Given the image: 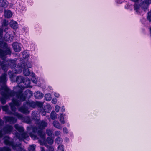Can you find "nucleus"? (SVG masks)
<instances>
[{"label":"nucleus","instance_id":"nucleus-1","mask_svg":"<svg viewBox=\"0 0 151 151\" xmlns=\"http://www.w3.org/2000/svg\"><path fill=\"white\" fill-rule=\"evenodd\" d=\"M23 78L21 76H18L17 77L16 82L18 84L14 89L17 91L16 93H14L13 91H10L7 87L6 85V83L7 81L6 74L4 73L0 77V84H1L0 89V93L2 96V98L1 99L0 101L1 103L4 104L6 102V100L10 99L11 97L12 96H16V94L20 91V89H22V83L23 81Z\"/></svg>","mask_w":151,"mask_h":151},{"label":"nucleus","instance_id":"nucleus-2","mask_svg":"<svg viewBox=\"0 0 151 151\" xmlns=\"http://www.w3.org/2000/svg\"><path fill=\"white\" fill-rule=\"evenodd\" d=\"M39 128H37L34 127L32 128L33 133H30L29 134L30 137L33 140H36L39 139L37 136L34 134V133H37L40 136V139L39 142L40 145H44L47 147L46 142L45 140V133L42 132V130L47 126V123L44 121L40 122L38 124Z\"/></svg>","mask_w":151,"mask_h":151},{"label":"nucleus","instance_id":"nucleus-3","mask_svg":"<svg viewBox=\"0 0 151 151\" xmlns=\"http://www.w3.org/2000/svg\"><path fill=\"white\" fill-rule=\"evenodd\" d=\"M32 86L31 85V81L29 78H26L23 80L22 83V89H20V91L16 94V96L18 99L22 101H24L26 98H29L33 95L32 92L29 90H27L24 93H22V90L25 88H32Z\"/></svg>","mask_w":151,"mask_h":151},{"label":"nucleus","instance_id":"nucleus-4","mask_svg":"<svg viewBox=\"0 0 151 151\" xmlns=\"http://www.w3.org/2000/svg\"><path fill=\"white\" fill-rule=\"evenodd\" d=\"M16 97L17 99L15 100L14 99H12V103L9 104L11 106L12 111H8V107L7 106H3L2 107L3 110L5 111L7 114H13L14 115L17 116L19 119H22V116L21 114L15 112L16 108L15 106H19L21 104V102L23 101H21L19 99H18V97L17 96H16Z\"/></svg>","mask_w":151,"mask_h":151},{"label":"nucleus","instance_id":"nucleus-5","mask_svg":"<svg viewBox=\"0 0 151 151\" xmlns=\"http://www.w3.org/2000/svg\"><path fill=\"white\" fill-rule=\"evenodd\" d=\"M43 104V103L42 102H34L32 101H29L25 104H24L23 107L19 108V111L24 114H28L29 112L28 109L30 107L35 108L37 106L41 107Z\"/></svg>","mask_w":151,"mask_h":151},{"label":"nucleus","instance_id":"nucleus-6","mask_svg":"<svg viewBox=\"0 0 151 151\" xmlns=\"http://www.w3.org/2000/svg\"><path fill=\"white\" fill-rule=\"evenodd\" d=\"M4 139L6 145L11 146L13 149L16 150L17 151H26L24 148L21 147V144L19 143L15 145L12 142H11V139L8 137H5Z\"/></svg>","mask_w":151,"mask_h":151},{"label":"nucleus","instance_id":"nucleus-7","mask_svg":"<svg viewBox=\"0 0 151 151\" xmlns=\"http://www.w3.org/2000/svg\"><path fill=\"white\" fill-rule=\"evenodd\" d=\"M15 128L19 132V133H17L16 134V137L19 140L23 139H26L27 140L29 139V137L27 134L24 132V129L22 127L19 126L18 125H15Z\"/></svg>","mask_w":151,"mask_h":151},{"label":"nucleus","instance_id":"nucleus-8","mask_svg":"<svg viewBox=\"0 0 151 151\" xmlns=\"http://www.w3.org/2000/svg\"><path fill=\"white\" fill-rule=\"evenodd\" d=\"M23 73L25 76H28L30 75L31 77V79L32 82L34 83H36L37 82V79L36 78L35 74L33 72L30 73L29 69L24 67L23 70Z\"/></svg>","mask_w":151,"mask_h":151},{"label":"nucleus","instance_id":"nucleus-9","mask_svg":"<svg viewBox=\"0 0 151 151\" xmlns=\"http://www.w3.org/2000/svg\"><path fill=\"white\" fill-rule=\"evenodd\" d=\"M8 61L11 64H13V67H12V69L13 73H20L22 71V66H19L18 65H15L14 64L15 63V61L14 60H8Z\"/></svg>","mask_w":151,"mask_h":151},{"label":"nucleus","instance_id":"nucleus-10","mask_svg":"<svg viewBox=\"0 0 151 151\" xmlns=\"http://www.w3.org/2000/svg\"><path fill=\"white\" fill-rule=\"evenodd\" d=\"M12 127L10 126H7L4 129L0 131V138L2 137L3 134L8 133L12 130Z\"/></svg>","mask_w":151,"mask_h":151},{"label":"nucleus","instance_id":"nucleus-11","mask_svg":"<svg viewBox=\"0 0 151 151\" xmlns=\"http://www.w3.org/2000/svg\"><path fill=\"white\" fill-rule=\"evenodd\" d=\"M52 109V107L51 105L48 104H47L44 107V109H42L40 111V112L41 113L43 116H45L46 112H50Z\"/></svg>","mask_w":151,"mask_h":151},{"label":"nucleus","instance_id":"nucleus-12","mask_svg":"<svg viewBox=\"0 0 151 151\" xmlns=\"http://www.w3.org/2000/svg\"><path fill=\"white\" fill-rule=\"evenodd\" d=\"M13 48L16 52H19L21 51L22 47V45L18 43H14L12 44Z\"/></svg>","mask_w":151,"mask_h":151},{"label":"nucleus","instance_id":"nucleus-13","mask_svg":"<svg viewBox=\"0 0 151 151\" xmlns=\"http://www.w3.org/2000/svg\"><path fill=\"white\" fill-rule=\"evenodd\" d=\"M16 9L18 12H22L23 11H25V6L23 3L19 4L17 6Z\"/></svg>","mask_w":151,"mask_h":151},{"label":"nucleus","instance_id":"nucleus-14","mask_svg":"<svg viewBox=\"0 0 151 151\" xmlns=\"http://www.w3.org/2000/svg\"><path fill=\"white\" fill-rule=\"evenodd\" d=\"M35 97L37 99H41L43 96V94L39 91H36L34 93Z\"/></svg>","mask_w":151,"mask_h":151},{"label":"nucleus","instance_id":"nucleus-15","mask_svg":"<svg viewBox=\"0 0 151 151\" xmlns=\"http://www.w3.org/2000/svg\"><path fill=\"white\" fill-rule=\"evenodd\" d=\"M10 25L11 27L14 29H17L18 27V25L17 22L16 21L13 20L10 21Z\"/></svg>","mask_w":151,"mask_h":151},{"label":"nucleus","instance_id":"nucleus-16","mask_svg":"<svg viewBox=\"0 0 151 151\" xmlns=\"http://www.w3.org/2000/svg\"><path fill=\"white\" fill-rule=\"evenodd\" d=\"M4 119L6 122H9L11 123H14L16 121V119L12 117L6 116L4 118Z\"/></svg>","mask_w":151,"mask_h":151},{"label":"nucleus","instance_id":"nucleus-17","mask_svg":"<svg viewBox=\"0 0 151 151\" xmlns=\"http://www.w3.org/2000/svg\"><path fill=\"white\" fill-rule=\"evenodd\" d=\"M4 14L5 17L8 18L11 17L12 16V12L9 10H5Z\"/></svg>","mask_w":151,"mask_h":151},{"label":"nucleus","instance_id":"nucleus-18","mask_svg":"<svg viewBox=\"0 0 151 151\" xmlns=\"http://www.w3.org/2000/svg\"><path fill=\"white\" fill-rule=\"evenodd\" d=\"M8 3L6 0H0V6L5 8L8 6Z\"/></svg>","mask_w":151,"mask_h":151},{"label":"nucleus","instance_id":"nucleus-19","mask_svg":"<svg viewBox=\"0 0 151 151\" xmlns=\"http://www.w3.org/2000/svg\"><path fill=\"white\" fill-rule=\"evenodd\" d=\"M65 116V114H63V113H60L58 117L59 120L60 122L62 124H64L65 123L64 119V116Z\"/></svg>","mask_w":151,"mask_h":151},{"label":"nucleus","instance_id":"nucleus-20","mask_svg":"<svg viewBox=\"0 0 151 151\" xmlns=\"http://www.w3.org/2000/svg\"><path fill=\"white\" fill-rule=\"evenodd\" d=\"M53 126L57 129H61L62 128L61 124L58 121H54L53 122Z\"/></svg>","mask_w":151,"mask_h":151},{"label":"nucleus","instance_id":"nucleus-21","mask_svg":"<svg viewBox=\"0 0 151 151\" xmlns=\"http://www.w3.org/2000/svg\"><path fill=\"white\" fill-rule=\"evenodd\" d=\"M45 99L47 101H50L52 99V95L50 93L46 94L45 96Z\"/></svg>","mask_w":151,"mask_h":151},{"label":"nucleus","instance_id":"nucleus-22","mask_svg":"<svg viewBox=\"0 0 151 151\" xmlns=\"http://www.w3.org/2000/svg\"><path fill=\"white\" fill-rule=\"evenodd\" d=\"M56 151H65L64 146L62 144H60L57 147Z\"/></svg>","mask_w":151,"mask_h":151},{"label":"nucleus","instance_id":"nucleus-23","mask_svg":"<svg viewBox=\"0 0 151 151\" xmlns=\"http://www.w3.org/2000/svg\"><path fill=\"white\" fill-rule=\"evenodd\" d=\"M57 115L54 111H52L50 114L51 118L52 120H55L57 119Z\"/></svg>","mask_w":151,"mask_h":151},{"label":"nucleus","instance_id":"nucleus-24","mask_svg":"<svg viewBox=\"0 0 151 151\" xmlns=\"http://www.w3.org/2000/svg\"><path fill=\"white\" fill-rule=\"evenodd\" d=\"M63 141L62 139L59 137H58L55 140V142L57 144H61L62 143Z\"/></svg>","mask_w":151,"mask_h":151},{"label":"nucleus","instance_id":"nucleus-25","mask_svg":"<svg viewBox=\"0 0 151 151\" xmlns=\"http://www.w3.org/2000/svg\"><path fill=\"white\" fill-rule=\"evenodd\" d=\"M35 112H33L32 113V115L34 116H33V118L35 120H38L40 119V114H36V115H35Z\"/></svg>","mask_w":151,"mask_h":151},{"label":"nucleus","instance_id":"nucleus-26","mask_svg":"<svg viewBox=\"0 0 151 151\" xmlns=\"http://www.w3.org/2000/svg\"><path fill=\"white\" fill-rule=\"evenodd\" d=\"M36 145H32L29 146L28 148V151H35Z\"/></svg>","mask_w":151,"mask_h":151},{"label":"nucleus","instance_id":"nucleus-27","mask_svg":"<svg viewBox=\"0 0 151 151\" xmlns=\"http://www.w3.org/2000/svg\"><path fill=\"white\" fill-rule=\"evenodd\" d=\"M54 138V137H53L52 138L50 137L47 138V142L50 144H52L53 142Z\"/></svg>","mask_w":151,"mask_h":151},{"label":"nucleus","instance_id":"nucleus-28","mask_svg":"<svg viewBox=\"0 0 151 151\" xmlns=\"http://www.w3.org/2000/svg\"><path fill=\"white\" fill-rule=\"evenodd\" d=\"M46 133L48 136H52L53 135V132L49 129H47Z\"/></svg>","mask_w":151,"mask_h":151},{"label":"nucleus","instance_id":"nucleus-29","mask_svg":"<svg viewBox=\"0 0 151 151\" xmlns=\"http://www.w3.org/2000/svg\"><path fill=\"white\" fill-rule=\"evenodd\" d=\"M23 66H24V68L25 67V68L27 67L28 68H31L32 67V65L31 63L27 61L26 63V65H23Z\"/></svg>","mask_w":151,"mask_h":151},{"label":"nucleus","instance_id":"nucleus-30","mask_svg":"<svg viewBox=\"0 0 151 151\" xmlns=\"http://www.w3.org/2000/svg\"><path fill=\"white\" fill-rule=\"evenodd\" d=\"M0 151H11V149L8 147L0 148Z\"/></svg>","mask_w":151,"mask_h":151},{"label":"nucleus","instance_id":"nucleus-31","mask_svg":"<svg viewBox=\"0 0 151 151\" xmlns=\"http://www.w3.org/2000/svg\"><path fill=\"white\" fill-rule=\"evenodd\" d=\"M23 57L24 59H27L29 57V55L28 54L26 53L25 51H24L23 52Z\"/></svg>","mask_w":151,"mask_h":151},{"label":"nucleus","instance_id":"nucleus-32","mask_svg":"<svg viewBox=\"0 0 151 151\" xmlns=\"http://www.w3.org/2000/svg\"><path fill=\"white\" fill-rule=\"evenodd\" d=\"M61 134V132L60 131H56L55 132L54 135L58 137L60 136Z\"/></svg>","mask_w":151,"mask_h":151},{"label":"nucleus","instance_id":"nucleus-33","mask_svg":"<svg viewBox=\"0 0 151 151\" xmlns=\"http://www.w3.org/2000/svg\"><path fill=\"white\" fill-rule=\"evenodd\" d=\"M8 25V21L4 19L3 20V26H6Z\"/></svg>","mask_w":151,"mask_h":151},{"label":"nucleus","instance_id":"nucleus-34","mask_svg":"<svg viewBox=\"0 0 151 151\" xmlns=\"http://www.w3.org/2000/svg\"><path fill=\"white\" fill-rule=\"evenodd\" d=\"M47 151H55L54 148L52 146H50L48 149Z\"/></svg>","mask_w":151,"mask_h":151},{"label":"nucleus","instance_id":"nucleus-35","mask_svg":"<svg viewBox=\"0 0 151 151\" xmlns=\"http://www.w3.org/2000/svg\"><path fill=\"white\" fill-rule=\"evenodd\" d=\"M63 132L64 133L66 134L68 133V131L66 127H64L63 128Z\"/></svg>","mask_w":151,"mask_h":151},{"label":"nucleus","instance_id":"nucleus-36","mask_svg":"<svg viewBox=\"0 0 151 151\" xmlns=\"http://www.w3.org/2000/svg\"><path fill=\"white\" fill-rule=\"evenodd\" d=\"M60 106L58 105H56L55 107V110L57 112H59L60 110Z\"/></svg>","mask_w":151,"mask_h":151},{"label":"nucleus","instance_id":"nucleus-37","mask_svg":"<svg viewBox=\"0 0 151 151\" xmlns=\"http://www.w3.org/2000/svg\"><path fill=\"white\" fill-rule=\"evenodd\" d=\"M147 19L150 21L151 22V12H149Z\"/></svg>","mask_w":151,"mask_h":151},{"label":"nucleus","instance_id":"nucleus-38","mask_svg":"<svg viewBox=\"0 0 151 151\" xmlns=\"http://www.w3.org/2000/svg\"><path fill=\"white\" fill-rule=\"evenodd\" d=\"M53 95L55 97L57 98H59L60 97V94L56 92H54L53 93Z\"/></svg>","mask_w":151,"mask_h":151},{"label":"nucleus","instance_id":"nucleus-39","mask_svg":"<svg viewBox=\"0 0 151 151\" xmlns=\"http://www.w3.org/2000/svg\"><path fill=\"white\" fill-rule=\"evenodd\" d=\"M139 5L135 4L134 5V9L136 11H138V9L139 8Z\"/></svg>","mask_w":151,"mask_h":151},{"label":"nucleus","instance_id":"nucleus-40","mask_svg":"<svg viewBox=\"0 0 151 151\" xmlns=\"http://www.w3.org/2000/svg\"><path fill=\"white\" fill-rule=\"evenodd\" d=\"M57 102V100L56 98H53L52 100V104H55Z\"/></svg>","mask_w":151,"mask_h":151},{"label":"nucleus","instance_id":"nucleus-41","mask_svg":"<svg viewBox=\"0 0 151 151\" xmlns=\"http://www.w3.org/2000/svg\"><path fill=\"white\" fill-rule=\"evenodd\" d=\"M60 111L62 112H64L65 111V109L64 106H63L61 107Z\"/></svg>","mask_w":151,"mask_h":151},{"label":"nucleus","instance_id":"nucleus-42","mask_svg":"<svg viewBox=\"0 0 151 151\" xmlns=\"http://www.w3.org/2000/svg\"><path fill=\"white\" fill-rule=\"evenodd\" d=\"M48 89L50 91H52L53 90V88L52 86H48Z\"/></svg>","mask_w":151,"mask_h":151},{"label":"nucleus","instance_id":"nucleus-43","mask_svg":"<svg viewBox=\"0 0 151 151\" xmlns=\"http://www.w3.org/2000/svg\"><path fill=\"white\" fill-rule=\"evenodd\" d=\"M65 141L66 142H68L69 141V139L68 138L66 137L65 139Z\"/></svg>","mask_w":151,"mask_h":151},{"label":"nucleus","instance_id":"nucleus-44","mask_svg":"<svg viewBox=\"0 0 151 151\" xmlns=\"http://www.w3.org/2000/svg\"><path fill=\"white\" fill-rule=\"evenodd\" d=\"M41 151H45L44 148L42 147H41Z\"/></svg>","mask_w":151,"mask_h":151},{"label":"nucleus","instance_id":"nucleus-45","mask_svg":"<svg viewBox=\"0 0 151 151\" xmlns=\"http://www.w3.org/2000/svg\"><path fill=\"white\" fill-rule=\"evenodd\" d=\"M3 124V122L2 121L1 119H0V126Z\"/></svg>","mask_w":151,"mask_h":151},{"label":"nucleus","instance_id":"nucleus-46","mask_svg":"<svg viewBox=\"0 0 151 151\" xmlns=\"http://www.w3.org/2000/svg\"><path fill=\"white\" fill-rule=\"evenodd\" d=\"M132 1H133L134 2H136L138 0H132Z\"/></svg>","mask_w":151,"mask_h":151},{"label":"nucleus","instance_id":"nucleus-47","mask_svg":"<svg viewBox=\"0 0 151 151\" xmlns=\"http://www.w3.org/2000/svg\"><path fill=\"white\" fill-rule=\"evenodd\" d=\"M67 126L68 127H69L70 124H69V123H67Z\"/></svg>","mask_w":151,"mask_h":151},{"label":"nucleus","instance_id":"nucleus-48","mask_svg":"<svg viewBox=\"0 0 151 151\" xmlns=\"http://www.w3.org/2000/svg\"><path fill=\"white\" fill-rule=\"evenodd\" d=\"M117 1V3H120V2H118V1Z\"/></svg>","mask_w":151,"mask_h":151}]
</instances>
